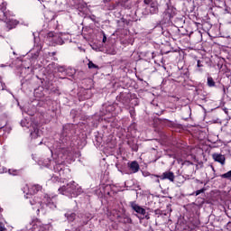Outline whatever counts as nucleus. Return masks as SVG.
Wrapping results in <instances>:
<instances>
[{
    "label": "nucleus",
    "instance_id": "1",
    "mask_svg": "<svg viewBox=\"0 0 231 231\" xmlns=\"http://www.w3.org/2000/svg\"><path fill=\"white\" fill-rule=\"evenodd\" d=\"M155 178H160V180H169V181L174 182V172L165 171L162 175H153Z\"/></svg>",
    "mask_w": 231,
    "mask_h": 231
},
{
    "label": "nucleus",
    "instance_id": "15",
    "mask_svg": "<svg viewBox=\"0 0 231 231\" xmlns=\"http://www.w3.org/2000/svg\"><path fill=\"white\" fill-rule=\"evenodd\" d=\"M8 173L11 174L12 176H17V174H19V171L9 169Z\"/></svg>",
    "mask_w": 231,
    "mask_h": 231
},
{
    "label": "nucleus",
    "instance_id": "20",
    "mask_svg": "<svg viewBox=\"0 0 231 231\" xmlns=\"http://www.w3.org/2000/svg\"><path fill=\"white\" fill-rule=\"evenodd\" d=\"M143 3L144 5H151V0H144Z\"/></svg>",
    "mask_w": 231,
    "mask_h": 231
},
{
    "label": "nucleus",
    "instance_id": "3",
    "mask_svg": "<svg viewBox=\"0 0 231 231\" xmlns=\"http://www.w3.org/2000/svg\"><path fill=\"white\" fill-rule=\"evenodd\" d=\"M131 207H132L133 210H134V212H136L137 214H141L142 216H145V208L140 207L139 205H137L134 202L131 203Z\"/></svg>",
    "mask_w": 231,
    "mask_h": 231
},
{
    "label": "nucleus",
    "instance_id": "22",
    "mask_svg": "<svg viewBox=\"0 0 231 231\" xmlns=\"http://www.w3.org/2000/svg\"><path fill=\"white\" fill-rule=\"evenodd\" d=\"M4 230H6V228H5V226L0 225V231H4Z\"/></svg>",
    "mask_w": 231,
    "mask_h": 231
},
{
    "label": "nucleus",
    "instance_id": "7",
    "mask_svg": "<svg viewBox=\"0 0 231 231\" xmlns=\"http://www.w3.org/2000/svg\"><path fill=\"white\" fill-rule=\"evenodd\" d=\"M183 166L187 167L188 171H189V172H191V174L195 172L194 163L190 162V161H185L183 162Z\"/></svg>",
    "mask_w": 231,
    "mask_h": 231
},
{
    "label": "nucleus",
    "instance_id": "5",
    "mask_svg": "<svg viewBox=\"0 0 231 231\" xmlns=\"http://www.w3.org/2000/svg\"><path fill=\"white\" fill-rule=\"evenodd\" d=\"M212 158L213 160H215V162L221 163V165H225V161H226L225 155L220 153H213Z\"/></svg>",
    "mask_w": 231,
    "mask_h": 231
},
{
    "label": "nucleus",
    "instance_id": "2",
    "mask_svg": "<svg viewBox=\"0 0 231 231\" xmlns=\"http://www.w3.org/2000/svg\"><path fill=\"white\" fill-rule=\"evenodd\" d=\"M47 39L49 42H51V46H55V44H59V42L57 41H62V39L60 37H57V35H55V32H53L47 33Z\"/></svg>",
    "mask_w": 231,
    "mask_h": 231
},
{
    "label": "nucleus",
    "instance_id": "14",
    "mask_svg": "<svg viewBox=\"0 0 231 231\" xmlns=\"http://www.w3.org/2000/svg\"><path fill=\"white\" fill-rule=\"evenodd\" d=\"M42 204V201H35L34 203L33 202H32L31 201V205H36V207L35 208H37V212H40V208H41V205Z\"/></svg>",
    "mask_w": 231,
    "mask_h": 231
},
{
    "label": "nucleus",
    "instance_id": "23",
    "mask_svg": "<svg viewBox=\"0 0 231 231\" xmlns=\"http://www.w3.org/2000/svg\"><path fill=\"white\" fill-rule=\"evenodd\" d=\"M156 183H160V179H157V180H156Z\"/></svg>",
    "mask_w": 231,
    "mask_h": 231
},
{
    "label": "nucleus",
    "instance_id": "19",
    "mask_svg": "<svg viewBox=\"0 0 231 231\" xmlns=\"http://www.w3.org/2000/svg\"><path fill=\"white\" fill-rule=\"evenodd\" d=\"M200 62L201 61L199 60L197 64L198 68H203V65Z\"/></svg>",
    "mask_w": 231,
    "mask_h": 231
},
{
    "label": "nucleus",
    "instance_id": "4",
    "mask_svg": "<svg viewBox=\"0 0 231 231\" xmlns=\"http://www.w3.org/2000/svg\"><path fill=\"white\" fill-rule=\"evenodd\" d=\"M31 136L32 138H39V127L35 123L31 125Z\"/></svg>",
    "mask_w": 231,
    "mask_h": 231
},
{
    "label": "nucleus",
    "instance_id": "18",
    "mask_svg": "<svg viewBox=\"0 0 231 231\" xmlns=\"http://www.w3.org/2000/svg\"><path fill=\"white\" fill-rule=\"evenodd\" d=\"M21 125L22 127H28V125H26V119L22 120Z\"/></svg>",
    "mask_w": 231,
    "mask_h": 231
},
{
    "label": "nucleus",
    "instance_id": "11",
    "mask_svg": "<svg viewBox=\"0 0 231 231\" xmlns=\"http://www.w3.org/2000/svg\"><path fill=\"white\" fill-rule=\"evenodd\" d=\"M69 192H71L74 196H79V194H82V188L78 184L76 190H69Z\"/></svg>",
    "mask_w": 231,
    "mask_h": 231
},
{
    "label": "nucleus",
    "instance_id": "6",
    "mask_svg": "<svg viewBox=\"0 0 231 231\" xmlns=\"http://www.w3.org/2000/svg\"><path fill=\"white\" fill-rule=\"evenodd\" d=\"M129 168L132 172L136 173L140 171V164L136 161H134L129 164Z\"/></svg>",
    "mask_w": 231,
    "mask_h": 231
},
{
    "label": "nucleus",
    "instance_id": "16",
    "mask_svg": "<svg viewBox=\"0 0 231 231\" xmlns=\"http://www.w3.org/2000/svg\"><path fill=\"white\" fill-rule=\"evenodd\" d=\"M88 68H89V69H98V66L95 65V63H93V61L88 62Z\"/></svg>",
    "mask_w": 231,
    "mask_h": 231
},
{
    "label": "nucleus",
    "instance_id": "10",
    "mask_svg": "<svg viewBox=\"0 0 231 231\" xmlns=\"http://www.w3.org/2000/svg\"><path fill=\"white\" fill-rule=\"evenodd\" d=\"M65 217H67L68 221H70L72 223V221H75V219L77 217V214L67 213V214H65Z\"/></svg>",
    "mask_w": 231,
    "mask_h": 231
},
{
    "label": "nucleus",
    "instance_id": "21",
    "mask_svg": "<svg viewBox=\"0 0 231 231\" xmlns=\"http://www.w3.org/2000/svg\"><path fill=\"white\" fill-rule=\"evenodd\" d=\"M106 41H107V37H106V34H104V36H103V42H106Z\"/></svg>",
    "mask_w": 231,
    "mask_h": 231
},
{
    "label": "nucleus",
    "instance_id": "8",
    "mask_svg": "<svg viewBox=\"0 0 231 231\" xmlns=\"http://www.w3.org/2000/svg\"><path fill=\"white\" fill-rule=\"evenodd\" d=\"M39 190H42V186L37 184V185L32 186L30 189L29 192H30V194H37V192H39Z\"/></svg>",
    "mask_w": 231,
    "mask_h": 231
},
{
    "label": "nucleus",
    "instance_id": "12",
    "mask_svg": "<svg viewBox=\"0 0 231 231\" xmlns=\"http://www.w3.org/2000/svg\"><path fill=\"white\" fill-rule=\"evenodd\" d=\"M67 187H69V190H77L78 184H76L75 181H72L67 184Z\"/></svg>",
    "mask_w": 231,
    "mask_h": 231
},
{
    "label": "nucleus",
    "instance_id": "9",
    "mask_svg": "<svg viewBox=\"0 0 231 231\" xmlns=\"http://www.w3.org/2000/svg\"><path fill=\"white\" fill-rule=\"evenodd\" d=\"M69 190L70 189H69V186H62L59 189L60 194H63L65 196H68V194H71V192Z\"/></svg>",
    "mask_w": 231,
    "mask_h": 231
},
{
    "label": "nucleus",
    "instance_id": "13",
    "mask_svg": "<svg viewBox=\"0 0 231 231\" xmlns=\"http://www.w3.org/2000/svg\"><path fill=\"white\" fill-rule=\"evenodd\" d=\"M208 86L209 88H214V86H216V81H214V79H212V77L208 78Z\"/></svg>",
    "mask_w": 231,
    "mask_h": 231
},
{
    "label": "nucleus",
    "instance_id": "17",
    "mask_svg": "<svg viewBox=\"0 0 231 231\" xmlns=\"http://www.w3.org/2000/svg\"><path fill=\"white\" fill-rule=\"evenodd\" d=\"M205 192V189H201L196 191V196H199V194H203Z\"/></svg>",
    "mask_w": 231,
    "mask_h": 231
}]
</instances>
